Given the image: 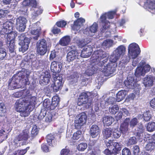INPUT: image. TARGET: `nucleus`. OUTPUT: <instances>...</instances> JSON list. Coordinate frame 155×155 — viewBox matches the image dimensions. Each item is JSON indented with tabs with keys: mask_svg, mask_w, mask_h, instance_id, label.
<instances>
[{
	"mask_svg": "<svg viewBox=\"0 0 155 155\" xmlns=\"http://www.w3.org/2000/svg\"><path fill=\"white\" fill-rule=\"evenodd\" d=\"M45 117V121L47 123H49L51 122L52 119V115L50 113L48 112L47 114L46 111L43 109L41 110V112L38 116L39 119H42Z\"/></svg>",
	"mask_w": 155,
	"mask_h": 155,
	"instance_id": "nucleus-16",
	"label": "nucleus"
},
{
	"mask_svg": "<svg viewBox=\"0 0 155 155\" xmlns=\"http://www.w3.org/2000/svg\"><path fill=\"white\" fill-rule=\"evenodd\" d=\"M79 78L78 74L77 72H74L69 77V79L71 82L76 83Z\"/></svg>",
	"mask_w": 155,
	"mask_h": 155,
	"instance_id": "nucleus-41",
	"label": "nucleus"
},
{
	"mask_svg": "<svg viewBox=\"0 0 155 155\" xmlns=\"http://www.w3.org/2000/svg\"><path fill=\"white\" fill-rule=\"evenodd\" d=\"M50 75L48 71L45 72L40 77V84L42 85L47 84L50 81Z\"/></svg>",
	"mask_w": 155,
	"mask_h": 155,
	"instance_id": "nucleus-25",
	"label": "nucleus"
},
{
	"mask_svg": "<svg viewBox=\"0 0 155 155\" xmlns=\"http://www.w3.org/2000/svg\"><path fill=\"white\" fill-rule=\"evenodd\" d=\"M122 132L117 129H115L113 133V136L114 138H119L121 135Z\"/></svg>",
	"mask_w": 155,
	"mask_h": 155,
	"instance_id": "nucleus-53",
	"label": "nucleus"
},
{
	"mask_svg": "<svg viewBox=\"0 0 155 155\" xmlns=\"http://www.w3.org/2000/svg\"><path fill=\"white\" fill-rule=\"evenodd\" d=\"M128 21V20L127 18L124 17L120 20L118 22L117 24L119 25V26H123V27L124 28V26L123 25Z\"/></svg>",
	"mask_w": 155,
	"mask_h": 155,
	"instance_id": "nucleus-60",
	"label": "nucleus"
},
{
	"mask_svg": "<svg viewBox=\"0 0 155 155\" xmlns=\"http://www.w3.org/2000/svg\"><path fill=\"white\" fill-rule=\"evenodd\" d=\"M18 38L19 41V45L21 46V47L19 48V51L24 53L28 49L30 43V39L28 38H26L24 33L19 35L18 36Z\"/></svg>",
	"mask_w": 155,
	"mask_h": 155,
	"instance_id": "nucleus-7",
	"label": "nucleus"
},
{
	"mask_svg": "<svg viewBox=\"0 0 155 155\" xmlns=\"http://www.w3.org/2000/svg\"><path fill=\"white\" fill-rule=\"evenodd\" d=\"M114 41L111 39H107L105 40L102 43V45L105 47L106 48H110L112 46Z\"/></svg>",
	"mask_w": 155,
	"mask_h": 155,
	"instance_id": "nucleus-45",
	"label": "nucleus"
},
{
	"mask_svg": "<svg viewBox=\"0 0 155 155\" xmlns=\"http://www.w3.org/2000/svg\"><path fill=\"white\" fill-rule=\"evenodd\" d=\"M25 98L27 102H28V103H26L27 106L29 107L30 111H32L35 107L36 98L34 96L31 97L29 94V91L28 90Z\"/></svg>",
	"mask_w": 155,
	"mask_h": 155,
	"instance_id": "nucleus-12",
	"label": "nucleus"
},
{
	"mask_svg": "<svg viewBox=\"0 0 155 155\" xmlns=\"http://www.w3.org/2000/svg\"><path fill=\"white\" fill-rule=\"evenodd\" d=\"M79 54L75 50L69 51L67 54V60L69 62L73 61L76 59L80 58Z\"/></svg>",
	"mask_w": 155,
	"mask_h": 155,
	"instance_id": "nucleus-19",
	"label": "nucleus"
},
{
	"mask_svg": "<svg viewBox=\"0 0 155 155\" xmlns=\"http://www.w3.org/2000/svg\"><path fill=\"white\" fill-rule=\"evenodd\" d=\"M119 109L117 105H114L110 107L109 110L112 114H115L118 111Z\"/></svg>",
	"mask_w": 155,
	"mask_h": 155,
	"instance_id": "nucleus-48",
	"label": "nucleus"
},
{
	"mask_svg": "<svg viewBox=\"0 0 155 155\" xmlns=\"http://www.w3.org/2000/svg\"><path fill=\"white\" fill-rule=\"evenodd\" d=\"M98 28L97 24L94 22L92 25L87 27L84 31V33L89 36H92L97 32Z\"/></svg>",
	"mask_w": 155,
	"mask_h": 155,
	"instance_id": "nucleus-15",
	"label": "nucleus"
},
{
	"mask_svg": "<svg viewBox=\"0 0 155 155\" xmlns=\"http://www.w3.org/2000/svg\"><path fill=\"white\" fill-rule=\"evenodd\" d=\"M112 130L111 128H106L103 130V134L104 137L107 138L110 137L111 135Z\"/></svg>",
	"mask_w": 155,
	"mask_h": 155,
	"instance_id": "nucleus-42",
	"label": "nucleus"
},
{
	"mask_svg": "<svg viewBox=\"0 0 155 155\" xmlns=\"http://www.w3.org/2000/svg\"><path fill=\"white\" fill-rule=\"evenodd\" d=\"M17 32H13L7 35L6 42L8 47L9 55L11 58L13 57L16 54L15 51L16 48L15 43V39L17 35Z\"/></svg>",
	"mask_w": 155,
	"mask_h": 155,
	"instance_id": "nucleus-5",
	"label": "nucleus"
},
{
	"mask_svg": "<svg viewBox=\"0 0 155 155\" xmlns=\"http://www.w3.org/2000/svg\"><path fill=\"white\" fill-rule=\"evenodd\" d=\"M38 133V130L36 125H34L31 131V136L34 137L36 136Z\"/></svg>",
	"mask_w": 155,
	"mask_h": 155,
	"instance_id": "nucleus-58",
	"label": "nucleus"
},
{
	"mask_svg": "<svg viewBox=\"0 0 155 155\" xmlns=\"http://www.w3.org/2000/svg\"><path fill=\"white\" fill-rule=\"evenodd\" d=\"M76 42L78 46L81 48L86 46L85 44L83 39L79 40L77 39Z\"/></svg>",
	"mask_w": 155,
	"mask_h": 155,
	"instance_id": "nucleus-63",
	"label": "nucleus"
},
{
	"mask_svg": "<svg viewBox=\"0 0 155 155\" xmlns=\"http://www.w3.org/2000/svg\"><path fill=\"white\" fill-rule=\"evenodd\" d=\"M67 24L66 21L64 20H62L59 21H58L56 23L57 25L59 27H65Z\"/></svg>",
	"mask_w": 155,
	"mask_h": 155,
	"instance_id": "nucleus-62",
	"label": "nucleus"
},
{
	"mask_svg": "<svg viewBox=\"0 0 155 155\" xmlns=\"http://www.w3.org/2000/svg\"><path fill=\"white\" fill-rule=\"evenodd\" d=\"M115 101V99L112 97L107 98L104 100H102L100 103L101 106L103 108L105 107L108 104H113Z\"/></svg>",
	"mask_w": 155,
	"mask_h": 155,
	"instance_id": "nucleus-27",
	"label": "nucleus"
},
{
	"mask_svg": "<svg viewBox=\"0 0 155 155\" xmlns=\"http://www.w3.org/2000/svg\"><path fill=\"white\" fill-rule=\"evenodd\" d=\"M122 155H131V153L129 149L127 148H124L122 151Z\"/></svg>",
	"mask_w": 155,
	"mask_h": 155,
	"instance_id": "nucleus-64",
	"label": "nucleus"
},
{
	"mask_svg": "<svg viewBox=\"0 0 155 155\" xmlns=\"http://www.w3.org/2000/svg\"><path fill=\"white\" fill-rule=\"evenodd\" d=\"M25 98H21L18 100L15 103V108L17 112L22 111V110L25 107H28L27 106L26 103L28 102L26 101Z\"/></svg>",
	"mask_w": 155,
	"mask_h": 155,
	"instance_id": "nucleus-18",
	"label": "nucleus"
},
{
	"mask_svg": "<svg viewBox=\"0 0 155 155\" xmlns=\"http://www.w3.org/2000/svg\"><path fill=\"white\" fill-rule=\"evenodd\" d=\"M114 118L111 116H106L103 118V124L104 125L107 126L110 125L114 121Z\"/></svg>",
	"mask_w": 155,
	"mask_h": 155,
	"instance_id": "nucleus-32",
	"label": "nucleus"
},
{
	"mask_svg": "<svg viewBox=\"0 0 155 155\" xmlns=\"http://www.w3.org/2000/svg\"><path fill=\"white\" fill-rule=\"evenodd\" d=\"M62 80V78L59 76L54 78V82L51 86L54 92H56L61 89L63 85Z\"/></svg>",
	"mask_w": 155,
	"mask_h": 155,
	"instance_id": "nucleus-13",
	"label": "nucleus"
},
{
	"mask_svg": "<svg viewBox=\"0 0 155 155\" xmlns=\"http://www.w3.org/2000/svg\"><path fill=\"white\" fill-rule=\"evenodd\" d=\"M43 105L45 108H50V109L53 110L57 106V103L54 102L51 103L49 99H47L44 101Z\"/></svg>",
	"mask_w": 155,
	"mask_h": 155,
	"instance_id": "nucleus-28",
	"label": "nucleus"
},
{
	"mask_svg": "<svg viewBox=\"0 0 155 155\" xmlns=\"http://www.w3.org/2000/svg\"><path fill=\"white\" fill-rule=\"evenodd\" d=\"M11 32V31L9 30V29H8L6 27H3V28H2L0 31V33L2 35H5H5H8L13 32Z\"/></svg>",
	"mask_w": 155,
	"mask_h": 155,
	"instance_id": "nucleus-50",
	"label": "nucleus"
},
{
	"mask_svg": "<svg viewBox=\"0 0 155 155\" xmlns=\"http://www.w3.org/2000/svg\"><path fill=\"white\" fill-rule=\"evenodd\" d=\"M29 148V147H27L24 150H18L15 151L14 153V155H24L27 152Z\"/></svg>",
	"mask_w": 155,
	"mask_h": 155,
	"instance_id": "nucleus-47",
	"label": "nucleus"
},
{
	"mask_svg": "<svg viewBox=\"0 0 155 155\" xmlns=\"http://www.w3.org/2000/svg\"><path fill=\"white\" fill-rule=\"evenodd\" d=\"M152 117V112L149 111L144 112L143 116V120L146 121L149 120Z\"/></svg>",
	"mask_w": 155,
	"mask_h": 155,
	"instance_id": "nucleus-43",
	"label": "nucleus"
},
{
	"mask_svg": "<svg viewBox=\"0 0 155 155\" xmlns=\"http://www.w3.org/2000/svg\"><path fill=\"white\" fill-rule=\"evenodd\" d=\"M87 147V145L86 143H81L78 144L77 148L79 151H83L85 150Z\"/></svg>",
	"mask_w": 155,
	"mask_h": 155,
	"instance_id": "nucleus-46",
	"label": "nucleus"
},
{
	"mask_svg": "<svg viewBox=\"0 0 155 155\" xmlns=\"http://www.w3.org/2000/svg\"><path fill=\"white\" fill-rule=\"evenodd\" d=\"M98 98L97 93H93L89 92H83L81 93L78 98V105L82 106L84 109L91 107L92 98L94 97Z\"/></svg>",
	"mask_w": 155,
	"mask_h": 155,
	"instance_id": "nucleus-3",
	"label": "nucleus"
},
{
	"mask_svg": "<svg viewBox=\"0 0 155 155\" xmlns=\"http://www.w3.org/2000/svg\"><path fill=\"white\" fill-rule=\"evenodd\" d=\"M144 7L152 14H155V0H146Z\"/></svg>",
	"mask_w": 155,
	"mask_h": 155,
	"instance_id": "nucleus-17",
	"label": "nucleus"
},
{
	"mask_svg": "<svg viewBox=\"0 0 155 155\" xmlns=\"http://www.w3.org/2000/svg\"><path fill=\"white\" fill-rule=\"evenodd\" d=\"M36 52L38 55L43 56L47 52V51L49 50V48H44L38 47H36Z\"/></svg>",
	"mask_w": 155,
	"mask_h": 155,
	"instance_id": "nucleus-33",
	"label": "nucleus"
},
{
	"mask_svg": "<svg viewBox=\"0 0 155 155\" xmlns=\"http://www.w3.org/2000/svg\"><path fill=\"white\" fill-rule=\"evenodd\" d=\"M126 51L125 47L123 45L118 46L113 52L110 55V60L113 64H117L115 62L118 60L121 57L123 56L125 53Z\"/></svg>",
	"mask_w": 155,
	"mask_h": 155,
	"instance_id": "nucleus-6",
	"label": "nucleus"
},
{
	"mask_svg": "<svg viewBox=\"0 0 155 155\" xmlns=\"http://www.w3.org/2000/svg\"><path fill=\"white\" fill-rule=\"evenodd\" d=\"M23 6L30 5L33 7L36 6L37 2L36 0H25L22 2Z\"/></svg>",
	"mask_w": 155,
	"mask_h": 155,
	"instance_id": "nucleus-35",
	"label": "nucleus"
},
{
	"mask_svg": "<svg viewBox=\"0 0 155 155\" xmlns=\"http://www.w3.org/2000/svg\"><path fill=\"white\" fill-rule=\"evenodd\" d=\"M40 30V27H32L31 30V33L33 35H36V36L33 37V38L35 40H37L39 37V32Z\"/></svg>",
	"mask_w": 155,
	"mask_h": 155,
	"instance_id": "nucleus-36",
	"label": "nucleus"
},
{
	"mask_svg": "<svg viewBox=\"0 0 155 155\" xmlns=\"http://www.w3.org/2000/svg\"><path fill=\"white\" fill-rule=\"evenodd\" d=\"M28 75L25 72V69H22L21 71H19L17 74L14 75L11 79L9 80L8 88L12 90L19 88L18 84L21 82L25 84H27L28 81Z\"/></svg>",
	"mask_w": 155,
	"mask_h": 155,
	"instance_id": "nucleus-2",
	"label": "nucleus"
},
{
	"mask_svg": "<svg viewBox=\"0 0 155 155\" xmlns=\"http://www.w3.org/2000/svg\"><path fill=\"white\" fill-rule=\"evenodd\" d=\"M137 143V139L135 137H131L126 141L127 146L134 144Z\"/></svg>",
	"mask_w": 155,
	"mask_h": 155,
	"instance_id": "nucleus-49",
	"label": "nucleus"
},
{
	"mask_svg": "<svg viewBox=\"0 0 155 155\" xmlns=\"http://www.w3.org/2000/svg\"><path fill=\"white\" fill-rule=\"evenodd\" d=\"M147 129L148 131L151 132L155 130V123L150 122L147 125Z\"/></svg>",
	"mask_w": 155,
	"mask_h": 155,
	"instance_id": "nucleus-44",
	"label": "nucleus"
},
{
	"mask_svg": "<svg viewBox=\"0 0 155 155\" xmlns=\"http://www.w3.org/2000/svg\"><path fill=\"white\" fill-rule=\"evenodd\" d=\"M13 24L12 21H7L3 24V27H6L11 31L12 29Z\"/></svg>",
	"mask_w": 155,
	"mask_h": 155,
	"instance_id": "nucleus-55",
	"label": "nucleus"
},
{
	"mask_svg": "<svg viewBox=\"0 0 155 155\" xmlns=\"http://www.w3.org/2000/svg\"><path fill=\"white\" fill-rule=\"evenodd\" d=\"M36 47L49 48V45H47L46 41L44 39H41L38 41L36 43Z\"/></svg>",
	"mask_w": 155,
	"mask_h": 155,
	"instance_id": "nucleus-34",
	"label": "nucleus"
},
{
	"mask_svg": "<svg viewBox=\"0 0 155 155\" xmlns=\"http://www.w3.org/2000/svg\"><path fill=\"white\" fill-rule=\"evenodd\" d=\"M85 19L82 18L78 19L74 22V24L72 26V29L74 31H78L81 27L83 25V23L85 22Z\"/></svg>",
	"mask_w": 155,
	"mask_h": 155,
	"instance_id": "nucleus-26",
	"label": "nucleus"
},
{
	"mask_svg": "<svg viewBox=\"0 0 155 155\" xmlns=\"http://www.w3.org/2000/svg\"><path fill=\"white\" fill-rule=\"evenodd\" d=\"M27 93V90L21 91H18L14 93L12 96L15 98H18L21 96H22L23 98H25Z\"/></svg>",
	"mask_w": 155,
	"mask_h": 155,
	"instance_id": "nucleus-40",
	"label": "nucleus"
},
{
	"mask_svg": "<svg viewBox=\"0 0 155 155\" xmlns=\"http://www.w3.org/2000/svg\"><path fill=\"white\" fill-rule=\"evenodd\" d=\"M30 111L29 107H27L22 110L21 111H19L20 112V115L22 117H25L28 116L30 114Z\"/></svg>",
	"mask_w": 155,
	"mask_h": 155,
	"instance_id": "nucleus-38",
	"label": "nucleus"
},
{
	"mask_svg": "<svg viewBox=\"0 0 155 155\" xmlns=\"http://www.w3.org/2000/svg\"><path fill=\"white\" fill-rule=\"evenodd\" d=\"M154 145L149 141L148 143L146 145L145 148L147 150L151 151L154 149Z\"/></svg>",
	"mask_w": 155,
	"mask_h": 155,
	"instance_id": "nucleus-56",
	"label": "nucleus"
},
{
	"mask_svg": "<svg viewBox=\"0 0 155 155\" xmlns=\"http://www.w3.org/2000/svg\"><path fill=\"white\" fill-rule=\"evenodd\" d=\"M135 76L137 77L143 76L145 73L142 67H138L136 69L135 73Z\"/></svg>",
	"mask_w": 155,
	"mask_h": 155,
	"instance_id": "nucleus-39",
	"label": "nucleus"
},
{
	"mask_svg": "<svg viewBox=\"0 0 155 155\" xmlns=\"http://www.w3.org/2000/svg\"><path fill=\"white\" fill-rule=\"evenodd\" d=\"M129 123L130 127L133 128L137 125L138 123L137 119L136 117L134 118L130 121V120Z\"/></svg>",
	"mask_w": 155,
	"mask_h": 155,
	"instance_id": "nucleus-51",
	"label": "nucleus"
},
{
	"mask_svg": "<svg viewBox=\"0 0 155 155\" xmlns=\"http://www.w3.org/2000/svg\"><path fill=\"white\" fill-rule=\"evenodd\" d=\"M144 131L143 126L142 125L140 126L138 128L137 135L139 136V138H141L143 137V133Z\"/></svg>",
	"mask_w": 155,
	"mask_h": 155,
	"instance_id": "nucleus-52",
	"label": "nucleus"
},
{
	"mask_svg": "<svg viewBox=\"0 0 155 155\" xmlns=\"http://www.w3.org/2000/svg\"><path fill=\"white\" fill-rule=\"evenodd\" d=\"M128 50L129 56L132 58H136L140 52L139 46L135 43H132L129 45Z\"/></svg>",
	"mask_w": 155,
	"mask_h": 155,
	"instance_id": "nucleus-10",
	"label": "nucleus"
},
{
	"mask_svg": "<svg viewBox=\"0 0 155 155\" xmlns=\"http://www.w3.org/2000/svg\"><path fill=\"white\" fill-rule=\"evenodd\" d=\"M116 12V10L109 12H108L103 14L101 16L100 19L101 22L102 23V27L100 28L101 33H104L105 32H107V29L110 26V23L106 20L107 16L108 19H112Z\"/></svg>",
	"mask_w": 155,
	"mask_h": 155,
	"instance_id": "nucleus-4",
	"label": "nucleus"
},
{
	"mask_svg": "<svg viewBox=\"0 0 155 155\" xmlns=\"http://www.w3.org/2000/svg\"><path fill=\"white\" fill-rule=\"evenodd\" d=\"M36 6L34 7L35 9H34L33 12L31 14L32 16L34 18L41 14L43 12V9L41 7L36 8Z\"/></svg>",
	"mask_w": 155,
	"mask_h": 155,
	"instance_id": "nucleus-37",
	"label": "nucleus"
},
{
	"mask_svg": "<svg viewBox=\"0 0 155 155\" xmlns=\"http://www.w3.org/2000/svg\"><path fill=\"white\" fill-rule=\"evenodd\" d=\"M114 147V149H113V150L115 151V153H117V152L121 150V144L120 143L117 142H114L113 144Z\"/></svg>",
	"mask_w": 155,
	"mask_h": 155,
	"instance_id": "nucleus-54",
	"label": "nucleus"
},
{
	"mask_svg": "<svg viewBox=\"0 0 155 155\" xmlns=\"http://www.w3.org/2000/svg\"><path fill=\"white\" fill-rule=\"evenodd\" d=\"M29 132L28 129H25L23 131L18 135L16 137L14 140V143L17 147L20 146V141H23L21 144H24V141L27 140L29 138Z\"/></svg>",
	"mask_w": 155,
	"mask_h": 155,
	"instance_id": "nucleus-9",
	"label": "nucleus"
},
{
	"mask_svg": "<svg viewBox=\"0 0 155 155\" xmlns=\"http://www.w3.org/2000/svg\"><path fill=\"white\" fill-rule=\"evenodd\" d=\"M100 130L97 125L94 124L91 127L90 130V135L93 138H97L99 136Z\"/></svg>",
	"mask_w": 155,
	"mask_h": 155,
	"instance_id": "nucleus-20",
	"label": "nucleus"
},
{
	"mask_svg": "<svg viewBox=\"0 0 155 155\" xmlns=\"http://www.w3.org/2000/svg\"><path fill=\"white\" fill-rule=\"evenodd\" d=\"M92 49L91 46H85L81 53L79 55L80 57L85 58L89 57L91 54Z\"/></svg>",
	"mask_w": 155,
	"mask_h": 155,
	"instance_id": "nucleus-23",
	"label": "nucleus"
},
{
	"mask_svg": "<svg viewBox=\"0 0 155 155\" xmlns=\"http://www.w3.org/2000/svg\"><path fill=\"white\" fill-rule=\"evenodd\" d=\"M5 112V107L3 103H0V116H2Z\"/></svg>",
	"mask_w": 155,
	"mask_h": 155,
	"instance_id": "nucleus-61",
	"label": "nucleus"
},
{
	"mask_svg": "<svg viewBox=\"0 0 155 155\" xmlns=\"http://www.w3.org/2000/svg\"><path fill=\"white\" fill-rule=\"evenodd\" d=\"M109 56L108 54L101 50L95 51L92 54L91 60L92 62L89 64L88 62L82 64L81 67L85 68H87L86 72L88 75H92L100 71L104 72L105 75L111 76V75L116 71L117 64L112 63H109L107 64Z\"/></svg>",
	"mask_w": 155,
	"mask_h": 155,
	"instance_id": "nucleus-1",
	"label": "nucleus"
},
{
	"mask_svg": "<svg viewBox=\"0 0 155 155\" xmlns=\"http://www.w3.org/2000/svg\"><path fill=\"white\" fill-rule=\"evenodd\" d=\"M154 78L151 75H146L143 79V84L146 87H149L153 85Z\"/></svg>",
	"mask_w": 155,
	"mask_h": 155,
	"instance_id": "nucleus-22",
	"label": "nucleus"
},
{
	"mask_svg": "<svg viewBox=\"0 0 155 155\" xmlns=\"http://www.w3.org/2000/svg\"><path fill=\"white\" fill-rule=\"evenodd\" d=\"M127 88L133 89L136 86V82L134 77L133 74L128 75L124 82Z\"/></svg>",
	"mask_w": 155,
	"mask_h": 155,
	"instance_id": "nucleus-14",
	"label": "nucleus"
},
{
	"mask_svg": "<svg viewBox=\"0 0 155 155\" xmlns=\"http://www.w3.org/2000/svg\"><path fill=\"white\" fill-rule=\"evenodd\" d=\"M62 65L61 63L54 61L52 62L51 65V70L54 73H59L61 70Z\"/></svg>",
	"mask_w": 155,
	"mask_h": 155,
	"instance_id": "nucleus-21",
	"label": "nucleus"
},
{
	"mask_svg": "<svg viewBox=\"0 0 155 155\" xmlns=\"http://www.w3.org/2000/svg\"><path fill=\"white\" fill-rule=\"evenodd\" d=\"M130 59L129 57L127 56H123L118 64L119 67L121 68H124L126 64L129 61Z\"/></svg>",
	"mask_w": 155,
	"mask_h": 155,
	"instance_id": "nucleus-31",
	"label": "nucleus"
},
{
	"mask_svg": "<svg viewBox=\"0 0 155 155\" xmlns=\"http://www.w3.org/2000/svg\"><path fill=\"white\" fill-rule=\"evenodd\" d=\"M27 21L26 18L20 16L17 18L15 24L17 29L20 31H24L25 29Z\"/></svg>",
	"mask_w": 155,
	"mask_h": 155,
	"instance_id": "nucleus-11",
	"label": "nucleus"
},
{
	"mask_svg": "<svg viewBox=\"0 0 155 155\" xmlns=\"http://www.w3.org/2000/svg\"><path fill=\"white\" fill-rule=\"evenodd\" d=\"M54 139V137L53 135L51 134H50L47 135L46 137V140L47 142L49 143V144L50 145L51 144L52 141Z\"/></svg>",
	"mask_w": 155,
	"mask_h": 155,
	"instance_id": "nucleus-59",
	"label": "nucleus"
},
{
	"mask_svg": "<svg viewBox=\"0 0 155 155\" xmlns=\"http://www.w3.org/2000/svg\"><path fill=\"white\" fill-rule=\"evenodd\" d=\"M87 116L86 113L82 112L77 115L74 120V126L76 128L80 129L86 122Z\"/></svg>",
	"mask_w": 155,
	"mask_h": 155,
	"instance_id": "nucleus-8",
	"label": "nucleus"
},
{
	"mask_svg": "<svg viewBox=\"0 0 155 155\" xmlns=\"http://www.w3.org/2000/svg\"><path fill=\"white\" fill-rule=\"evenodd\" d=\"M127 91L126 90H121L119 91L116 94L117 101L119 102L123 100L127 94Z\"/></svg>",
	"mask_w": 155,
	"mask_h": 155,
	"instance_id": "nucleus-30",
	"label": "nucleus"
},
{
	"mask_svg": "<svg viewBox=\"0 0 155 155\" xmlns=\"http://www.w3.org/2000/svg\"><path fill=\"white\" fill-rule=\"evenodd\" d=\"M129 121L130 119L129 118H126L124 122L121 124L120 130L124 135L128 133V126Z\"/></svg>",
	"mask_w": 155,
	"mask_h": 155,
	"instance_id": "nucleus-24",
	"label": "nucleus"
},
{
	"mask_svg": "<svg viewBox=\"0 0 155 155\" xmlns=\"http://www.w3.org/2000/svg\"><path fill=\"white\" fill-rule=\"evenodd\" d=\"M81 136V131L78 130L74 133L72 138L74 140H77L80 138Z\"/></svg>",
	"mask_w": 155,
	"mask_h": 155,
	"instance_id": "nucleus-57",
	"label": "nucleus"
},
{
	"mask_svg": "<svg viewBox=\"0 0 155 155\" xmlns=\"http://www.w3.org/2000/svg\"><path fill=\"white\" fill-rule=\"evenodd\" d=\"M71 39V38L70 36H65L60 40L59 44L63 46H67L70 43Z\"/></svg>",
	"mask_w": 155,
	"mask_h": 155,
	"instance_id": "nucleus-29",
	"label": "nucleus"
}]
</instances>
